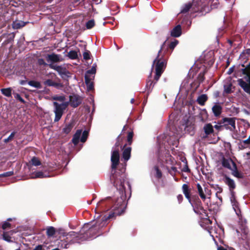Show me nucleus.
Returning a JSON list of instances; mask_svg holds the SVG:
<instances>
[{
  "mask_svg": "<svg viewBox=\"0 0 250 250\" xmlns=\"http://www.w3.org/2000/svg\"><path fill=\"white\" fill-rule=\"evenodd\" d=\"M125 168L122 167L120 172L115 171L110 176V180L113 183L114 186L118 190L119 195L113 200L114 205L112 206V212L108 214H102L97 217L96 222L94 224L90 226V224H85L82 229L80 232V234L75 231H71L69 235L74 237H80L82 240L87 239L95 238L94 235L103 227L106 225V221L108 219L113 218L115 215H120L125 211L126 207V195L124 183L126 175L125 173Z\"/></svg>",
  "mask_w": 250,
  "mask_h": 250,
  "instance_id": "f257e3e1",
  "label": "nucleus"
},
{
  "mask_svg": "<svg viewBox=\"0 0 250 250\" xmlns=\"http://www.w3.org/2000/svg\"><path fill=\"white\" fill-rule=\"evenodd\" d=\"M52 98L53 100L62 102V104H59L56 102H53V105L54 106V112L55 114L54 121L56 122L61 119L64 110L69 105V102H64L65 97L63 95H54L52 97Z\"/></svg>",
  "mask_w": 250,
  "mask_h": 250,
  "instance_id": "f03ea898",
  "label": "nucleus"
},
{
  "mask_svg": "<svg viewBox=\"0 0 250 250\" xmlns=\"http://www.w3.org/2000/svg\"><path fill=\"white\" fill-rule=\"evenodd\" d=\"M225 183L229 187V189L231 192V196L230 197V201L231 204L232 208L235 211L236 214L238 216L239 220L242 219V214L240 208L239 204L236 200L235 197V193L233 190L235 188V184L234 181L228 177H226L225 178Z\"/></svg>",
  "mask_w": 250,
  "mask_h": 250,
  "instance_id": "7ed1b4c3",
  "label": "nucleus"
},
{
  "mask_svg": "<svg viewBox=\"0 0 250 250\" xmlns=\"http://www.w3.org/2000/svg\"><path fill=\"white\" fill-rule=\"evenodd\" d=\"M161 50L162 48L159 51L157 57L153 61L152 64V66L153 67L154 64H156V75L154 78L156 81L159 79V78L162 74L166 65L165 61L164 60H162L163 56L161 55Z\"/></svg>",
  "mask_w": 250,
  "mask_h": 250,
  "instance_id": "20e7f679",
  "label": "nucleus"
},
{
  "mask_svg": "<svg viewBox=\"0 0 250 250\" xmlns=\"http://www.w3.org/2000/svg\"><path fill=\"white\" fill-rule=\"evenodd\" d=\"M121 136L119 135L117 138V142L112 148L111 156V161L112 163L111 167L112 169L116 170L117 165L119 162L120 154L119 147L120 146V141Z\"/></svg>",
  "mask_w": 250,
  "mask_h": 250,
  "instance_id": "39448f33",
  "label": "nucleus"
},
{
  "mask_svg": "<svg viewBox=\"0 0 250 250\" xmlns=\"http://www.w3.org/2000/svg\"><path fill=\"white\" fill-rule=\"evenodd\" d=\"M201 7V4L199 0H193L191 3L189 2L183 6L181 10V13L186 14L189 11L192 12H196L200 9Z\"/></svg>",
  "mask_w": 250,
  "mask_h": 250,
  "instance_id": "423d86ee",
  "label": "nucleus"
},
{
  "mask_svg": "<svg viewBox=\"0 0 250 250\" xmlns=\"http://www.w3.org/2000/svg\"><path fill=\"white\" fill-rule=\"evenodd\" d=\"M237 119L234 117H225L222 119V126L225 129L234 132L236 130L235 122Z\"/></svg>",
  "mask_w": 250,
  "mask_h": 250,
  "instance_id": "0eeeda50",
  "label": "nucleus"
},
{
  "mask_svg": "<svg viewBox=\"0 0 250 250\" xmlns=\"http://www.w3.org/2000/svg\"><path fill=\"white\" fill-rule=\"evenodd\" d=\"M87 136L88 132L87 131L85 130L82 133V130H77L73 136L72 141L75 145H76L78 144L80 139L82 142H85L87 139Z\"/></svg>",
  "mask_w": 250,
  "mask_h": 250,
  "instance_id": "6e6552de",
  "label": "nucleus"
},
{
  "mask_svg": "<svg viewBox=\"0 0 250 250\" xmlns=\"http://www.w3.org/2000/svg\"><path fill=\"white\" fill-rule=\"evenodd\" d=\"M197 188L198 193L202 200H205L206 198H209L211 191L209 188L205 186L203 188L199 184H197Z\"/></svg>",
  "mask_w": 250,
  "mask_h": 250,
  "instance_id": "1a4fd4ad",
  "label": "nucleus"
},
{
  "mask_svg": "<svg viewBox=\"0 0 250 250\" xmlns=\"http://www.w3.org/2000/svg\"><path fill=\"white\" fill-rule=\"evenodd\" d=\"M46 60L48 62H58L63 61V59L61 55L52 53L47 55Z\"/></svg>",
  "mask_w": 250,
  "mask_h": 250,
  "instance_id": "9d476101",
  "label": "nucleus"
},
{
  "mask_svg": "<svg viewBox=\"0 0 250 250\" xmlns=\"http://www.w3.org/2000/svg\"><path fill=\"white\" fill-rule=\"evenodd\" d=\"M69 104L73 107H77L82 102V99L77 95H72L69 96Z\"/></svg>",
  "mask_w": 250,
  "mask_h": 250,
  "instance_id": "9b49d317",
  "label": "nucleus"
},
{
  "mask_svg": "<svg viewBox=\"0 0 250 250\" xmlns=\"http://www.w3.org/2000/svg\"><path fill=\"white\" fill-rule=\"evenodd\" d=\"M44 84L49 86H53L58 89H62L63 86L62 83L54 82L50 79H48L44 81Z\"/></svg>",
  "mask_w": 250,
  "mask_h": 250,
  "instance_id": "f8f14e48",
  "label": "nucleus"
},
{
  "mask_svg": "<svg viewBox=\"0 0 250 250\" xmlns=\"http://www.w3.org/2000/svg\"><path fill=\"white\" fill-rule=\"evenodd\" d=\"M193 208L194 212L197 214H202L204 212V209H203V207L202 206V204L201 202L198 201L195 204L191 203Z\"/></svg>",
  "mask_w": 250,
  "mask_h": 250,
  "instance_id": "ddd939ff",
  "label": "nucleus"
},
{
  "mask_svg": "<svg viewBox=\"0 0 250 250\" xmlns=\"http://www.w3.org/2000/svg\"><path fill=\"white\" fill-rule=\"evenodd\" d=\"M238 84L247 93L250 94V84L245 82L243 79H240L238 80Z\"/></svg>",
  "mask_w": 250,
  "mask_h": 250,
  "instance_id": "4468645a",
  "label": "nucleus"
},
{
  "mask_svg": "<svg viewBox=\"0 0 250 250\" xmlns=\"http://www.w3.org/2000/svg\"><path fill=\"white\" fill-rule=\"evenodd\" d=\"M222 165L224 167L231 170L236 164L230 159H224L222 161Z\"/></svg>",
  "mask_w": 250,
  "mask_h": 250,
  "instance_id": "2eb2a0df",
  "label": "nucleus"
},
{
  "mask_svg": "<svg viewBox=\"0 0 250 250\" xmlns=\"http://www.w3.org/2000/svg\"><path fill=\"white\" fill-rule=\"evenodd\" d=\"M182 34V29L180 25H177L171 31V35L174 37H179Z\"/></svg>",
  "mask_w": 250,
  "mask_h": 250,
  "instance_id": "dca6fc26",
  "label": "nucleus"
},
{
  "mask_svg": "<svg viewBox=\"0 0 250 250\" xmlns=\"http://www.w3.org/2000/svg\"><path fill=\"white\" fill-rule=\"evenodd\" d=\"M125 145L124 146L125 148L123 152V158L125 161H127L130 157L131 148L130 147H125Z\"/></svg>",
  "mask_w": 250,
  "mask_h": 250,
  "instance_id": "f3484780",
  "label": "nucleus"
},
{
  "mask_svg": "<svg viewBox=\"0 0 250 250\" xmlns=\"http://www.w3.org/2000/svg\"><path fill=\"white\" fill-rule=\"evenodd\" d=\"M28 22H24L20 20H16L12 23V27L14 29H19L24 26Z\"/></svg>",
  "mask_w": 250,
  "mask_h": 250,
  "instance_id": "a211bd4d",
  "label": "nucleus"
},
{
  "mask_svg": "<svg viewBox=\"0 0 250 250\" xmlns=\"http://www.w3.org/2000/svg\"><path fill=\"white\" fill-rule=\"evenodd\" d=\"M85 82L87 85V89L91 90L93 88V84L92 80L94 79L93 77H88L87 75L84 76Z\"/></svg>",
  "mask_w": 250,
  "mask_h": 250,
  "instance_id": "6ab92c4d",
  "label": "nucleus"
},
{
  "mask_svg": "<svg viewBox=\"0 0 250 250\" xmlns=\"http://www.w3.org/2000/svg\"><path fill=\"white\" fill-rule=\"evenodd\" d=\"M182 190L184 194L185 195L186 198H187L189 202L191 203L190 197V191L188 189V186L187 184H184L182 186Z\"/></svg>",
  "mask_w": 250,
  "mask_h": 250,
  "instance_id": "aec40b11",
  "label": "nucleus"
},
{
  "mask_svg": "<svg viewBox=\"0 0 250 250\" xmlns=\"http://www.w3.org/2000/svg\"><path fill=\"white\" fill-rule=\"evenodd\" d=\"M212 110L215 116H218L222 112V107L220 105L216 104L212 107Z\"/></svg>",
  "mask_w": 250,
  "mask_h": 250,
  "instance_id": "412c9836",
  "label": "nucleus"
},
{
  "mask_svg": "<svg viewBox=\"0 0 250 250\" xmlns=\"http://www.w3.org/2000/svg\"><path fill=\"white\" fill-rule=\"evenodd\" d=\"M204 130L207 135H209L213 132V126L210 124H206L204 126Z\"/></svg>",
  "mask_w": 250,
  "mask_h": 250,
  "instance_id": "4be33fe9",
  "label": "nucleus"
},
{
  "mask_svg": "<svg viewBox=\"0 0 250 250\" xmlns=\"http://www.w3.org/2000/svg\"><path fill=\"white\" fill-rule=\"evenodd\" d=\"M208 100V96L206 94H202L199 96L197 100L198 103L201 105H204Z\"/></svg>",
  "mask_w": 250,
  "mask_h": 250,
  "instance_id": "5701e85b",
  "label": "nucleus"
},
{
  "mask_svg": "<svg viewBox=\"0 0 250 250\" xmlns=\"http://www.w3.org/2000/svg\"><path fill=\"white\" fill-rule=\"evenodd\" d=\"M96 65L94 64L92 66L91 68L88 70H87L85 74V76L87 75L88 77H92L94 78V75L96 73Z\"/></svg>",
  "mask_w": 250,
  "mask_h": 250,
  "instance_id": "b1692460",
  "label": "nucleus"
},
{
  "mask_svg": "<svg viewBox=\"0 0 250 250\" xmlns=\"http://www.w3.org/2000/svg\"><path fill=\"white\" fill-rule=\"evenodd\" d=\"M49 66L52 69H53L57 71L60 75H62V74L64 72V71L66 69L64 67H62L60 65H55L53 64H49Z\"/></svg>",
  "mask_w": 250,
  "mask_h": 250,
  "instance_id": "393cba45",
  "label": "nucleus"
},
{
  "mask_svg": "<svg viewBox=\"0 0 250 250\" xmlns=\"http://www.w3.org/2000/svg\"><path fill=\"white\" fill-rule=\"evenodd\" d=\"M29 164L34 166H38L41 165V162L36 157H33L29 161Z\"/></svg>",
  "mask_w": 250,
  "mask_h": 250,
  "instance_id": "a878e982",
  "label": "nucleus"
},
{
  "mask_svg": "<svg viewBox=\"0 0 250 250\" xmlns=\"http://www.w3.org/2000/svg\"><path fill=\"white\" fill-rule=\"evenodd\" d=\"M201 120L205 122L208 118V114L206 109L202 110L199 115Z\"/></svg>",
  "mask_w": 250,
  "mask_h": 250,
  "instance_id": "bb28decb",
  "label": "nucleus"
},
{
  "mask_svg": "<svg viewBox=\"0 0 250 250\" xmlns=\"http://www.w3.org/2000/svg\"><path fill=\"white\" fill-rule=\"evenodd\" d=\"M1 92L4 96L9 97L11 96L12 88L11 87L1 89Z\"/></svg>",
  "mask_w": 250,
  "mask_h": 250,
  "instance_id": "cd10ccee",
  "label": "nucleus"
},
{
  "mask_svg": "<svg viewBox=\"0 0 250 250\" xmlns=\"http://www.w3.org/2000/svg\"><path fill=\"white\" fill-rule=\"evenodd\" d=\"M55 232V229L53 227H49L46 229V234L48 237L53 236Z\"/></svg>",
  "mask_w": 250,
  "mask_h": 250,
  "instance_id": "c85d7f7f",
  "label": "nucleus"
},
{
  "mask_svg": "<svg viewBox=\"0 0 250 250\" xmlns=\"http://www.w3.org/2000/svg\"><path fill=\"white\" fill-rule=\"evenodd\" d=\"M67 56L71 59H76L78 58L77 52L75 50H71L68 53Z\"/></svg>",
  "mask_w": 250,
  "mask_h": 250,
  "instance_id": "c756f323",
  "label": "nucleus"
},
{
  "mask_svg": "<svg viewBox=\"0 0 250 250\" xmlns=\"http://www.w3.org/2000/svg\"><path fill=\"white\" fill-rule=\"evenodd\" d=\"M11 235L9 234V232L7 231H4L2 234V237L3 240L8 242H12L11 240Z\"/></svg>",
  "mask_w": 250,
  "mask_h": 250,
  "instance_id": "7c9ffc66",
  "label": "nucleus"
},
{
  "mask_svg": "<svg viewBox=\"0 0 250 250\" xmlns=\"http://www.w3.org/2000/svg\"><path fill=\"white\" fill-rule=\"evenodd\" d=\"M231 171L232 175L235 177L237 178H241L242 177L241 174L237 170L236 165L232 168Z\"/></svg>",
  "mask_w": 250,
  "mask_h": 250,
  "instance_id": "2f4dec72",
  "label": "nucleus"
},
{
  "mask_svg": "<svg viewBox=\"0 0 250 250\" xmlns=\"http://www.w3.org/2000/svg\"><path fill=\"white\" fill-rule=\"evenodd\" d=\"M47 177V175L45 174L42 171L37 172L34 174V176H33V178H44Z\"/></svg>",
  "mask_w": 250,
  "mask_h": 250,
  "instance_id": "473e14b6",
  "label": "nucleus"
},
{
  "mask_svg": "<svg viewBox=\"0 0 250 250\" xmlns=\"http://www.w3.org/2000/svg\"><path fill=\"white\" fill-rule=\"evenodd\" d=\"M72 127H73V125L72 124H69L68 125H67L63 129V132L66 134H68V133H69L70 132Z\"/></svg>",
  "mask_w": 250,
  "mask_h": 250,
  "instance_id": "72a5a7b5",
  "label": "nucleus"
},
{
  "mask_svg": "<svg viewBox=\"0 0 250 250\" xmlns=\"http://www.w3.org/2000/svg\"><path fill=\"white\" fill-rule=\"evenodd\" d=\"M28 83L29 85L36 88H39L40 86V83L39 82L34 81H30L28 82Z\"/></svg>",
  "mask_w": 250,
  "mask_h": 250,
  "instance_id": "f704fd0d",
  "label": "nucleus"
},
{
  "mask_svg": "<svg viewBox=\"0 0 250 250\" xmlns=\"http://www.w3.org/2000/svg\"><path fill=\"white\" fill-rule=\"evenodd\" d=\"M62 78L65 79L70 77V72L65 69L64 72L61 75Z\"/></svg>",
  "mask_w": 250,
  "mask_h": 250,
  "instance_id": "c9c22d12",
  "label": "nucleus"
},
{
  "mask_svg": "<svg viewBox=\"0 0 250 250\" xmlns=\"http://www.w3.org/2000/svg\"><path fill=\"white\" fill-rule=\"evenodd\" d=\"M95 25V22L94 20H90L87 21L86 23V26L87 29L92 28Z\"/></svg>",
  "mask_w": 250,
  "mask_h": 250,
  "instance_id": "e433bc0d",
  "label": "nucleus"
},
{
  "mask_svg": "<svg viewBox=\"0 0 250 250\" xmlns=\"http://www.w3.org/2000/svg\"><path fill=\"white\" fill-rule=\"evenodd\" d=\"M15 132H13L11 133V134L9 135V136L6 138V139H5L4 140V142L5 143H7L8 142H9V141H11L13 140L15 135Z\"/></svg>",
  "mask_w": 250,
  "mask_h": 250,
  "instance_id": "4c0bfd02",
  "label": "nucleus"
},
{
  "mask_svg": "<svg viewBox=\"0 0 250 250\" xmlns=\"http://www.w3.org/2000/svg\"><path fill=\"white\" fill-rule=\"evenodd\" d=\"M83 59L85 60H87L90 59V53L88 50H85L83 53Z\"/></svg>",
  "mask_w": 250,
  "mask_h": 250,
  "instance_id": "58836bf2",
  "label": "nucleus"
},
{
  "mask_svg": "<svg viewBox=\"0 0 250 250\" xmlns=\"http://www.w3.org/2000/svg\"><path fill=\"white\" fill-rule=\"evenodd\" d=\"M14 174V172L13 171H8L4 172L2 174H0V177H10Z\"/></svg>",
  "mask_w": 250,
  "mask_h": 250,
  "instance_id": "ea45409f",
  "label": "nucleus"
},
{
  "mask_svg": "<svg viewBox=\"0 0 250 250\" xmlns=\"http://www.w3.org/2000/svg\"><path fill=\"white\" fill-rule=\"evenodd\" d=\"M231 84L225 85H224V91L226 93H230L231 89Z\"/></svg>",
  "mask_w": 250,
  "mask_h": 250,
  "instance_id": "a19ab883",
  "label": "nucleus"
},
{
  "mask_svg": "<svg viewBox=\"0 0 250 250\" xmlns=\"http://www.w3.org/2000/svg\"><path fill=\"white\" fill-rule=\"evenodd\" d=\"M166 161H167V164H169L170 165H173L175 162V161H174V160L173 159H172V158L171 156L168 157Z\"/></svg>",
  "mask_w": 250,
  "mask_h": 250,
  "instance_id": "79ce46f5",
  "label": "nucleus"
},
{
  "mask_svg": "<svg viewBox=\"0 0 250 250\" xmlns=\"http://www.w3.org/2000/svg\"><path fill=\"white\" fill-rule=\"evenodd\" d=\"M133 136V134L132 132H130L128 133V135H127V141L129 143V145H130L132 142Z\"/></svg>",
  "mask_w": 250,
  "mask_h": 250,
  "instance_id": "37998d69",
  "label": "nucleus"
},
{
  "mask_svg": "<svg viewBox=\"0 0 250 250\" xmlns=\"http://www.w3.org/2000/svg\"><path fill=\"white\" fill-rule=\"evenodd\" d=\"M155 170H156V176L158 178H160L162 176V173L158 169V167H155Z\"/></svg>",
  "mask_w": 250,
  "mask_h": 250,
  "instance_id": "c03bdc74",
  "label": "nucleus"
},
{
  "mask_svg": "<svg viewBox=\"0 0 250 250\" xmlns=\"http://www.w3.org/2000/svg\"><path fill=\"white\" fill-rule=\"evenodd\" d=\"M10 224L6 221L4 222L2 225V228L3 229H5L7 228H10Z\"/></svg>",
  "mask_w": 250,
  "mask_h": 250,
  "instance_id": "a18cd8bd",
  "label": "nucleus"
},
{
  "mask_svg": "<svg viewBox=\"0 0 250 250\" xmlns=\"http://www.w3.org/2000/svg\"><path fill=\"white\" fill-rule=\"evenodd\" d=\"M14 97L16 99L19 100L21 102L24 103V100L21 97L20 95L19 94L16 93L14 95Z\"/></svg>",
  "mask_w": 250,
  "mask_h": 250,
  "instance_id": "49530a36",
  "label": "nucleus"
},
{
  "mask_svg": "<svg viewBox=\"0 0 250 250\" xmlns=\"http://www.w3.org/2000/svg\"><path fill=\"white\" fill-rule=\"evenodd\" d=\"M178 41L177 40H175L173 42H172L169 45V47L171 49H173L178 44Z\"/></svg>",
  "mask_w": 250,
  "mask_h": 250,
  "instance_id": "de8ad7c7",
  "label": "nucleus"
},
{
  "mask_svg": "<svg viewBox=\"0 0 250 250\" xmlns=\"http://www.w3.org/2000/svg\"><path fill=\"white\" fill-rule=\"evenodd\" d=\"M38 63L40 65H46L47 63L43 59H39L38 60Z\"/></svg>",
  "mask_w": 250,
  "mask_h": 250,
  "instance_id": "09e8293b",
  "label": "nucleus"
},
{
  "mask_svg": "<svg viewBox=\"0 0 250 250\" xmlns=\"http://www.w3.org/2000/svg\"><path fill=\"white\" fill-rule=\"evenodd\" d=\"M204 73L201 72L198 76V79L200 82H203L204 80Z\"/></svg>",
  "mask_w": 250,
  "mask_h": 250,
  "instance_id": "8fccbe9b",
  "label": "nucleus"
},
{
  "mask_svg": "<svg viewBox=\"0 0 250 250\" xmlns=\"http://www.w3.org/2000/svg\"><path fill=\"white\" fill-rule=\"evenodd\" d=\"M177 200H178L179 203H180L183 199V197L182 195L179 194L177 196Z\"/></svg>",
  "mask_w": 250,
  "mask_h": 250,
  "instance_id": "3c124183",
  "label": "nucleus"
},
{
  "mask_svg": "<svg viewBox=\"0 0 250 250\" xmlns=\"http://www.w3.org/2000/svg\"><path fill=\"white\" fill-rule=\"evenodd\" d=\"M243 73L247 75H250V72L248 70L247 68L243 69Z\"/></svg>",
  "mask_w": 250,
  "mask_h": 250,
  "instance_id": "603ef678",
  "label": "nucleus"
},
{
  "mask_svg": "<svg viewBox=\"0 0 250 250\" xmlns=\"http://www.w3.org/2000/svg\"><path fill=\"white\" fill-rule=\"evenodd\" d=\"M242 143H243L245 145L248 146L250 144V139H247L243 141Z\"/></svg>",
  "mask_w": 250,
  "mask_h": 250,
  "instance_id": "864d4df0",
  "label": "nucleus"
},
{
  "mask_svg": "<svg viewBox=\"0 0 250 250\" xmlns=\"http://www.w3.org/2000/svg\"><path fill=\"white\" fill-rule=\"evenodd\" d=\"M42 250V246H41V245H38V246H36L33 249V250Z\"/></svg>",
  "mask_w": 250,
  "mask_h": 250,
  "instance_id": "5fc2aeb1",
  "label": "nucleus"
},
{
  "mask_svg": "<svg viewBox=\"0 0 250 250\" xmlns=\"http://www.w3.org/2000/svg\"><path fill=\"white\" fill-rule=\"evenodd\" d=\"M103 201L102 200L101 201H100L98 204H97V208H96V210H97V211H99V207H100V205L101 204V203L103 202Z\"/></svg>",
  "mask_w": 250,
  "mask_h": 250,
  "instance_id": "6e6d98bb",
  "label": "nucleus"
},
{
  "mask_svg": "<svg viewBox=\"0 0 250 250\" xmlns=\"http://www.w3.org/2000/svg\"><path fill=\"white\" fill-rule=\"evenodd\" d=\"M9 232V234L10 235H12L13 234H14V233H16V231L14 230H12L8 232Z\"/></svg>",
  "mask_w": 250,
  "mask_h": 250,
  "instance_id": "4d7b16f0",
  "label": "nucleus"
},
{
  "mask_svg": "<svg viewBox=\"0 0 250 250\" xmlns=\"http://www.w3.org/2000/svg\"><path fill=\"white\" fill-rule=\"evenodd\" d=\"M218 250H227L223 247H219L217 249Z\"/></svg>",
  "mask_w": 250,
  "mask_h": 250,
  "instance_id": "13d9d810",
  "label": "nucleus"
},
{
  "mask_svg": "<svg viewBox=\"0 0 250 250\" xmlns=\"http://www.w3.org/2000/svg\"><path fill=\"white\" fill-rule=\"evenodd\" d=\"M220 127H221V126L220 125H215L214 126V128L217 129H219Z\"/></svg>",
  "mask_w": 250,
  "mask_h": 250,
  "instance_id": "bf43d9fd",
  "label": "nucleus"
},
{
  "mask_svg": "<svg viewBox=\"0 0 250 250\" xmlns=\"http://www.w3.org/2000/svg\"><path fill=\"white\" fill-rule=\"evenodd\" d=\"M63 231V230H62V229H60V233H61V234H62L63 236H65V233H64V232H62V231Z\"/></svg>",
  "mask_w": 250,
  "mask_h": 250,
  "instance_id": "052dcab7",
  "label": "nucleus"
},
{
  "mask_svg": "<svg viewBox=\"0 0 250 250\" xmlns=\"http://www.w3.org/2000/svg\"><path fill=\"white\" fill-rule=\"evenodd\" d=\"M231 72H232V68H229V70L228 73H229V74H230Z\"/></svg>",
  "mask_w": 250,
  "mask_h": 250,
  "instance_id": "680f3d73",
  "label": "nucleus"
},
{
  "mask_svg": "<svg viewBox=\"0 0 250 250\" xmlns=\"http://www.w3.org/2000/svg\"><path fill=\"white\" fill-rule=\"evenodd\" d=\"M216 196H217V197H218V198L220 200H222V198H221L219 197V196H218V193H216Z\"/></svg>",
  "mask_w": 250,
  "mask_h": 250,
  "instance_id": "e2e57ef3",
  "label": "nucleus"
},
{
  "mask_svg": "<svg viewBox=\"0 0 250 250\" xmlns=\"http://www.w3.org/2000/svg\"><path fill=\"white\" fill-rule=\"evenodd\" d=\"M134 99H132L131 100V103L132 104H133V103H134Z\"/></svg>",
  "mask_w": 250,
  "mask_h": 250,
  "instance_id": "0e129e2a",
  "label": "nucleus"
},
{
  "mask_svg": "<svg viewBox=\"0 0 250 250\" xmlns=\"http://www.w3.org/2000/svg\"><path fill=\"white\" fill-rule=\"evenodd\" d=\"M152 84V82H150V85H149V89L150 88L151 85Z\"/></svg>",
  "mask_w": 250,
  "mask_h": 250,
  "instance_id": "69168bd1",
  "label": "nucleus"
},
{
  "mask_svg": "<svg viewBox=\"0 0 250 250\" xmlns=\"http://www.w3.org/2000/svg\"><path fill=\"white\" fill-rule=\"evenodd\" d=\"M20 83H21V84H23L24 82H22V81H21V82H20Z\"/></svg>",
  "mask_w": 250,
  "mask_h": 250,
  "instance_id": "338daca9",
  "label": "nucleus"
},
{
  "mask_svg": "<svg viewBox=\"0 0 250 250\" xmlns=\"http://www.w3.org/2000/svg\"><path fill=\"white\" fill-rule=\"evenodd\" d=\"M52 250H60L58 248H56V249H53Z\"/></svg>",
  "mask_w": 250,
  "mask_h": 250,
  "instance_id": "774afa93",
  "label": "nucleus"
}]
</instances>
